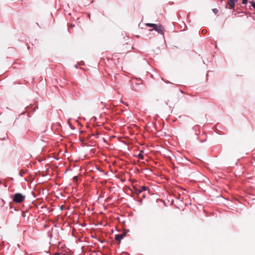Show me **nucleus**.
I'll return each instance as SVG.
<instances>
[{
  "instance_id": "obj_13",
  "label": "nucleus",
  "mask_w": 255,
  "mask_h": 255,
  "mask_svg": "<svg viewBox=\"0 0 255 255\" xmlns=\"http://www.w3.org/2000/svg\"><path fill=\"white\" fill-rule=\"evenodd\" d=\"M73 179L75 181H77L78 180V177L77 176H74L73 177Z\"/></svg>"
},
{
  "instance_id": "obj_22",
  "label": "nucleus",
  "mask_w": 255,
  "mask_h": 255,
  "mask_svg": "<svg viewBox=\"0 0 255 255\" xmlns=\"http://www.w3.org/2000/svg\"><path fill=\"white\" fill-rule=\"evenodd\" d=\"M74 25H71V27H74Z\"/></svg>"
},
{
  "instance_id": "obj_2",
  "label": "nucleus",
  "mask_w": 255,
  "mask_h": 255,
  "mask_svg": "<svg viewBox=\"0 0 255 255\" xmlns=\"http://www.w3.org/2000/svg\"><path fill=\"white\" fill-rule=\"evenodd\" d=\"M25 196L20 193H16L13 196V201L17 203L22 202L25 199Z\"/></svg>"
},
{
  "instance_id": "obj_11",
  "label": "nucleus",
  "mask_w": 255,
  "mask_h": 255,
  "mask_svg": "<svg viewBox=\"0 0 255 255\" xmlns=\"http://www.w3.org/2000/svg\"><path fill=\"white\" fill-rule=\"evenodd\" d=\"M201 32L203 34H205L207 32V30L206 29H203Z\"/></svg>"
},
{
  "instance_id": "obj_1",
  "label": "nucleus",
  "mask_w": 255,
  "mask_h": 255,
  "mask_svg": "<svg viewBox=\"0 0 255 255\" xmlns=\"http://www.w3.org/2000/svg\"><path fill=\"white\" fill-rule=\"evenodd\" d=\"M145 25L148 27H152L153 30H155L160 34L163 35L164 29L163 26H162L161 24L158 25L154 23H147L145 24Z\"/></svg>"
},
{
  "instance_id": "obj_23",
  "label": "nucleus",
  "mask_w": 255,
  "mask_h": 255,
  "mask_svg": "<svg viewBox=\"0 0 255 255\" xmlns=\"http://www.w3.org/2000/svg\"><path fill=\"white\" fill-rule=\"evenodd\" d=\"M4 139H5V137L2 138V140H3Z\"/></svg>"
},
{
  "instance_id": "obj_15",
  "label": "nucleus",
  "mask_w": 255,
  "mask_h": 255,
  "mask_svg": "<svg viewBox=\"0 0 255 255\" xmlns=\"http://www.w3.org/2000/svg\"><path fill=\"white\" fill-rule=\"evenodd\" d=\"M128 232H129V230H125L124 233H126V234H127Z\"/></svg>"
},
{
  "instance_id": "obj_6",
  "label": "nucleus",
  "mask_w": 255,
  "mask_h": 255,
  "mask_svg": "<svg viewBox=\"0 0 255 255\" xmlns=\"http://www.w3.org/2000/svg\"><path fill=\"white\" fill-rule=\"evenodd\" d=\"M192 130L194 132L195 134L197 136V139H198V135L199 134V132H198V130L199 129L198 126L196 125L192 127Z\"/></svg>"
},
{
  "instance_id": "obj_10",
  "label": "nucleus",
  "mask_w": 255,
  "mask_h": 255,
  "mask_svg": "<svg viewBox=\"0 0 255 255\" xmlns=\"http://www.w3.org/2000/svg\"><path fill=\"white\" fill-rule=\"evenodd\" d=\"M212 11L215 13L217 14L218 12V10L217 8H213Z\"/></svg>"
},
{
  "instance_id": "obj_8",
  "label": "nucleus",
  "mask_w": 255,
  "mask_h": 255,
  "mask_svg": "<svg viewBox=\"0 0 255 255\" xmlns=\"http://www.w3.org/2000/svg\"><path fill=\"white\" fill-rule=\"evenodd\" d=\"M250 3L251 4L253 8L255 9V2L254 1H250Z\"/></svg>"
},
{
  "instance_id": "obj_21",
  "label": "nucleus",
  "mask_w": 255,
  "mask_h": 255,
  "mask_svg": "<svg viewBox=\"0 0 255 255\" xmlns=\"http://www.w3.org/2000/svg\"><path fill=\"white\" fill-rule=\"evenodd\" d=\"M37 25L40 27V26L39 25L38 23H37Z\"/></svg>"
},
{
  "instance_id": "obj_4",
  "label": "nucleus",
  "mask_w": 255,
  "mask_h": 255,
  "mask_svg": "<svg viewBox=\"0 0 255 255\" xmlns=\"http://www.w3.org/2000/svg\"><path fill=\"white\" fill-rule=\"evenodd\" d=\"M126 235V233H123L121 234H117L115 236V240L119 242L120 243L121 241L123 239Z\"/></svg>"
},
{
  "instance_id": "obj_3",
  "label": "nucleus",
  "mask_w": 255,
  "mask_h": 255,
  "mask_svg": "<svg viewBox=\"0 0 255 255\" xmlns=\"http://www.w3.org/2000/svg\"><path fill=\"white\" fill-rule=\"evenodd\" d=\"M146 190H147V187L144 186H142L140 187L139 188H134L135 192L137 194H139L142 192H143L144 191H145Z\"/></svg>"
},
{
  "instance_id": "obj_19",
  "label": "nucleus",
  "mask_w": 255,
  "mask_h": 255,
  "mask_svg": "<svg viewBox=\"0 0 255 255\" xmlns=\"http://www.w3.org/2000/svg\"><path fill=\"white\" fill-rule=\"evenodd\" d=\"M75 66V67L76 68H78V66H77V65H75V66Z\"/></svg>"
},
{
  "instance_id": "obj_20",
  "label": "nucleus",
  "mask_w": 255,
  "mask_h": 255,
  "mask_svg": "<svg viewBox=\"0 0 255 255\" xmlns=\"http://www.w3.org/2000/svg\"><path fill=\"white\" fill-rule=\"evenodd\" d=\"M89 18H90V14H89Z\"/></svg>"
},
{
  "instance_id": "obj_24",
  "label": "nucleus",
  "mask_w": 255,
  "mask_h": 255,
  "mask_svg": "<svg viewBox=\"0 0 255 255\" xmlns=\"http://www.w3.org/2000/svg\"><path fill=\"white\" fill-rule=\"evenodd\" d=\"M224 0H221V1H223Z\"/></svg>"
},
{
  "instance_id": "obj_16",
  "label": "nucleus",
  "mask_w": 255,
  "mask_h": 255,
  "mask_svg": "<svg viewBox=\"0 0 255 255\" xmlns=\"http://www.w3.org/2000/svg\"><path fill=\"white\" fill-rule=\"evenodd\" d=\"M97 169L99 171H100V172H103V171L102 170H101L98 168H97Z\"/></svg>"
},
{
  "instance_id": "obj_14",
  "label": "nucleus",
  "mask_w": 255,
  "mask_h": 255,
  "mask_svg": "<svg viewBox=\"0 0 255 255\" xmlns=\"http://www.w3.org/2000/svg\"><path fill=\"white\" fill-rule=\"evenodd\" d=\"M23 173V172H22L21 171H20L19 172V175L20 176H22V174Z\"/></svg>"
},
{
  "instance_id": "obj_17",
  "label": "nucleus",
  "mask_w": 255,
  "mask_h": 255,
  "mask_svg": "<svg viewBox=\"0 0 255 255\" xmlns=\"http://www.w3.org/2000/svg\"><path fill=\"white\" fill-rule=\"evenodd\" d=\"M54 255H59V253H56Z\"/></svg>"
},
{
  "instance_id": "obj_9",
  "label": "nucleus",
  "mask_w": 255,
  "mask_h": 255,
  "mask_svg": "<svg viewBox=\"0 0 255 255\" xmlns=\"http://www.w3.org/2000/svg\"><path fill=\"white\" fill-rule=\"evenodd\" d=\"M47 234H48V237H49L50 239H52V237H53V236H52V234L51 233V232H50V231H48V232H47Z\"/></svg>"
},
{
  "instance_id": "obj_5",
  "label": "nucleus",
  "mask_w": 255,
  "mask_h": 255,
  "mask_svg": "<svg viewBox=\"0 0 255 255\" xmlns=\"http://www.w3.org/2000/svg\"><path fill=\"white\" fill-rule=\"evenodd\" d=\"M238 0H229L228 4L230 9H233L235 7V3Z\"/></svg>"
},
{
  "instance_id": "obj_7",
  "label": "nucleus",
  "mask_w": 255,
  "mask_h": 255,
  "mask_svg": "<svg viewBox=\"0 0 255 255\" xmlns=\"http://www.w3.org/2000/svg\"><path fill=\"white\" fill-rule=\"evenodd\" d=\"M143 151L142 150H141L140 151V152L138 153V154L137 155V157L140 159H143L144 158V156L143 155Z\"/></svg>"
},
{
  "instance_id": "obj_18",
  "label": "nucleus",
  "mask_w": 255,
  "mask_h": 255,
  "mask_svg": "<svg viewBox=\"0 0 255 255\" xmlns=\"http://www.w3.org/2000/svg\"><path fill=\"white\" fill-rule=\"evenodd\" d=\"M205 141V140H201V141H200V142H204Z\"/></svg>"
},
{
  "instance_id": "obj_12",
  "label": "nucleus",
  "mask_w": 255,
  "mask_h": 255,
  "mask_svg": "<svg viewBox=\"0 0 255 255\" xmlns=\"http://www.w3.org/2000/svg\"><path fill=\"white\" fill-rule=\"evenodd\" d=\"M248 0H242V3L245 4L247 3Z\"/></svg>"
}]
</instances>
